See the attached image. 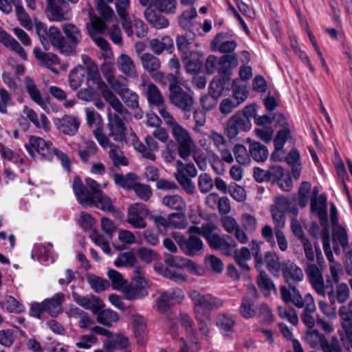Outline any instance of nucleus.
Listing matches in <instances>:
<instances>
[{
	"mask_svg": "<svg viewBox=\"0 0 352 352\" xmlns=\"http://www.w3.org/2000/svg\"><path fill=\"white\" fill-rule=\"evenodd\" d=\"M316 251L318 252L317 246L315 245ZM321 252L317 253V263L318 265L313 262L307 263L305 267V271L308 277V279L316 292V293L321 296H324L326 290H327V294L329 300L331 304L335 303L333 286L336 285L338 281V267L335 265H330V275L327 276L326 285L322 276V257L321 256Z\"/></svg>",
	"mask_w": 352,
	"mask_h": 352,
	"instance_id": "obj_1",
	"label": "nucleus"
},
{
	"mask_svg": "<svg viewBox=\"0 0 352 352\" xmlns=\"http://www.w3.org/2000/svg\"><path fill=\"white\" fill-rule=\"evenodd\" d=\"M188 296L192 302L195 314H209L212 310L219 309L224 305L221 298L198 290H190Z\"/></svg>",
	"mask_w": 352,
	"mask_h": 352,
	"instance_id": "obj_2",
	"label": "nucleus"
},
{
	"mask_svg": "<svg viewBox=\"0 0 352 352\" xmlns=\"http://www.w3.org/2000/svg\"><path fill=\"white\" fill-rule=\"evenodd\" d=\"M341 321L339 329L340 340L344 346L349 350L352 347V301L340 307L338 311Z\"/></svg>",
	"mask_w": 352,
	"mask_h": 352,
	"instance_id": "obj_3",
	"label": "nucleus"
},
{
	"mask_svg": "<svg viewBox=\"0 0 352 352\" xmlns=\"http://www.w3.org/2000/svg\"><path fill=\"white\" fill-rule=\"evenodd\" d=\"M170 130L173 138L178 144L179 155L183 160H186L191 155L194 146V141L190 133L180 124Z\"/></svg>",
	"mask_w": 352,
	"mask_h": 352,
	"instance_id": "obj_4",
	"label": "nucleus"
},
{
	"mask_svg": "<svg viewBox=\"0 0 352 352\" xmlns=\"http://www.w3.org/2000/svg\"><path fill=\"white\" fill-rule=\"evenodd\" d=\"M93 133L101 146L103 148H110L109 155L115 166L119 167L120 166L128 165V160L124 156L122 152L116 145L110 142L100 128H97L93 131Z\"/></svg>",
	"mask_w": 352,
	"mask_h": 352,
	"instance_id": "obj_5",
	"label": "nucleus"
},
{
	"mask_svg": "<svg viewBox=\"0 0 352 352\" xmlns=\"http://www.w3.org/2000/svg\"><path fill=\"white\" fill-rule=\"evenodd\" d=\"M250 129V120L241 111H238L228 120L225 131L228 139L232 140L240 133L248 131Z\"/></svg>",
	"mask_w": 352,
	"mask_h": 352,
	"instance_id": "obj_6",
	"label": "nucleus"
},
{
	"mask_svg": "<svg viewBox=\"0 0 352 352\" xmlns=\"http://www.w3.org/2000/svg\"><path fill=\"white\" fill-rule=\"evenodd\" d=\"M113 1V0H97L98 13L106 22H109L115 18L113 10L108 6L109 3ZM115 4L119 16H126V9H129L130 7L129 0H116Z\"/></svg>",
	"mask_w": 352,
	"mask_h": 352,
	"instance_id": "obj_7",
	"label": "nucleus"
},
{
	"mask_svg": "<svg viewBox=\"0 0 352 352\" xmlns=\"http://www.w3.org/2000/svg\"><path fill=\"white\" fill-rule=\"evenodd\" d=\"M46 12L52 21H67L71 16L69 6L65 0H47Z\"/></svg>",
	"mask_w": 352,
	"mask_h": 352,
	"instance_id": "obj_8",
	"label": "nucleus"
},
{
	"mask_svg": "<svg viewBox=\"0 0 352 352\" xmlns=\"http://www.w3.org/2000/svg\"><path fill=\"white\" fill-rule=\"evenodd\" d=\"M170 103L184 112L191 111L194 105L192 96L179 85L168 94Z\"/></svg>",
	"mask_w": 352,
	"mask_h": 352,
	"instance_id": "obj_9",
	"label": "nucleus"
},
{
	"mask_svg": "<svg viewBox=\"0 0 352 352\" xmlns=\"http://www.w3.org/2000/svg\"><path fill=\"white\" fill-rule=\"evenodd\" d=\"M29 154L34 157V151L37 152L44 160H51L52 159V143L46 142L43 138L31 136L28 143L25 145Z\"/></svg>",
	"mask_w": 352,
	"mask_h": 352,
	"instance_id": "obj_10",
	"label": "nucleus"
},
{
	"mask_svg": "<svg viewBox=\"0 0 352 352\" xmlns=\"http://www.w3.org/2000/svg\"><path fill=\"white\" fill-rule=\"evenodd\" d=\"M148 215V210L144 204L131 205L127 212L126 221L136 229H144L146 227V218Z\"/></svg>",
	"mask_w": 352,
	"mask_h": 352,
	"instance_id": "obj_11",
	"label": "nucleus"
},
{
	"mask_svg": "<svg viewBox=\"0 0 352 352\" xmlns=\"http://www.w3.org/2000/svg\"><path fill=\"white\" fill-rule=\"evenodd\" d=\"M289 207L290 202L287 197L278 196L274 199V204L270 207V212L275 226L285 227V214Z\"/></svg>",
	"mask_w": 352,
	"mask_h": 352,
	"instance_id": "obj_12",
	"label": "nucleus"
},
{
	"mask_svg": "<svg viewBox=\"0 0 352 352\" xmlns=\"http://www.w3.org/2000/svg\"><path fill=\"white\" fill-rule=\"evenodd\" d=\"M155 0H139L141 6L146 7L144 10L146 20L157 29L167 28L169 25L168 20L153 9Z\"/></svg>",
	"mask_w": 352,
	"mask_h": 352,
	"instance_id": "obj_13",
	"label": "nucleus"
},
{
	"mask_svg": "<svg viewBox=\"0 0 352 352\" xmlns=\"http://www.w3.org/2000/svg\"><path fill=\"white\" fill-rule=\"evenodd\" d=\"M82 62L85 65L84 68L87 74V80L88 82H92L100 91L101 94L109 89L108 86L102 80L99 69L96 64L87 55H82Z\"/></svg>",
	"mask_w": 352,
	"mask_h": 352,
	"instance_id": "obj_14",
	"label": "nucleus"
},
{
	"mask_svg": "<svg viewBox=\"0 0 352 352\" xmlns=\"http://www.w3.org/2000/svg\"><path fill=\"white\" fill-rule=\"evenodd\" d=\"M129 9H126V16H120L122 19V28L128 36L135 35L138 38L146 36L148 28L144 21L140 19L134 18L131 21L129 18Z\"/></svg>",
	"mask_w": 352,
	"mask_h": 352,
	"instance_id": "obj_15",
	"label": "nucleus"
},
{
	"mask_svg": "<svg viewBox=\"0 0 352 352\" xmlns=\"http://www.w3.org/2000/svg\"><path fill=\"white\" fill-rule=\"evenodd\" d=\"M184 297V292L179 288L166 291L157 299V309L160 312H164L170 307L180 303Z\"/></svg>",
	"mask_w": 352,
	"mask_h": 352,
	"instance_id": "obj_16",
	"label": "nucleus"
},
{
	"mask_svg": "<svg viewBox=\"0 0 352 352\" xmlns=\"http://www.w3.org/2000/svg\"><path fill=\"white\" fill-rule=\"evenodd\" d=\"M145 144L141 142L136 136L133 139L134 148L141 153L143 157L155 161L156 160L155 153L159 150L158 143L153 135H148L145 138Z\"/></svg>",
	"mask_w": 352,
	"mask_h": 352,
	"instance_id": "obj_17",
	"label": "nucleus"
},
{
	"mask_svg": "<svg viewBox=\"0 0 352 352\" xmlns=\"http://www.w3.org/2000/svg\"><path fill=\"white\" fill-rule=\"evenodd\" d=\"M208 138L219 152L221 160L228 164H232L234 162V157L223 135L214 130H212L208 135Z\"/></svg>",
	"mask_w": 352,
	"mask_h": 352,
	"instance_id": "obj_18",
	"label": "nucleus"
},
{
	"mask_svg": "<svg viewBox=\"0 0 352 352\" xmlns=\"http://www.w3.org/2000/svg\"><path fill=\"white\" fill-rule=\"evenodd\" d=\"M107 135L108 139L111 138L113 141L119 143L126 142V126L124 120L116 116H109L107 124Z\"/></svg>",
	"mask_w": 352,
	"mask_h": 352,
	"instance_id": "obj_19",
	"label": "nucleus"
},
{
	"mask_svg": "<svg viewBox=\"0 0 352 352\" xmlns=\"http://www.w3.org/2000/svg\"><path fill=\"white\" fill-rule=\"evenodd\" d=\"M279 291L280 298L285 304H292L297 308L303 307L305 296L302 297L300 291L292 283H289L288 286L280 285Z\"/></svg>",
	"mask_w": 352,
	"mask_h": 352,
	"instance_id": "obj_20",
	"label": "nucleus"
},
{
	"mask_svg": "<svg viewBox=\"0 0 352 352\" xmlns=\"http://www.w3.org/2000/svg\"><path fill=\"white\" fill-rule=\"evenodd\" d=\"M63 30L68 41L65 40V55L71 56L76 53L77 45L81 42L82 34L80 30L72 23H66Z\"/></svg>",
	"mask_w": 352,
	"mask_h": 352,
	"instance_id": "obj_21",
	"label": "nucleus"
},
{
	"mask_svg": "<svg viewBox=\"0 0 352 352\" xmlns=\"http://www.w3.org/2000/svg\"><path fill=\"white\" fill-rule=\"evenodd\" d=\"M104 21V20L103 19H102L98 16H94L91 19L92 29L91 30L89 28V24H87V29L91 38L94 41L96 44L101 50H108L109 49L108 42L96 32L102 33L107 28L106 23Z\"/></svg>",
	"mask_w": 352,
	"mask_h": 352,
	"instance_id": "obj_22",
	"label": "nucleus"
},
{
	"mask_svg": "<svg viewBox=\"0 0 352 352\" xmlns=\"http://www.w3.org/2000/svg\"><path fill=\"white\" fill-rule=\"evenodd\" d=\"M102 97L109 104L111 107L115 111L114 113H112L110 109H108L107 118L109 119V116L113 117L116 116L118 118L122 119V120H126V116L128 114V110L124 107L120 100L111 91L109 88L104 92L102 94Z\"/></svg>",
	"mask_w": 352,
	"mask_h": 352,
	"instance_id": "obj_23",
	"label": "nucleus"
},
{
	"mask_svg": "<svg viewBox=\"0 0 352 352\" xmlns=\"http://www.w3.org/2000/svg\"><path fill=\"white\" fill-rule=\"evenodd\" d=\"M73 300L84 309L91 310L93 314L97 313L99 309H103L104 304L99 298L89 295L83 296L76 292L72 294Z\"/></svg>",
	"mask_w": 352,
	"mask_h": 352,
	"instance_id": "obj_24",
	"label": "nucleus"
},
{
	"mask_svg": "<svg viewBox=\"0 0 352 352\" xmlns=\"http://www.w3.org/2000/svg\"><path fill=\"white\" fill-rule=\"evenodd\" d=\"M150 105L160 107L164 104V98L159 88L153 83L145 80L140 85Z\"/></svg>",
	"mask_w": 352,
	"mask_h": 352,
	"instance_id": "obj_25",
	"label": "nucleus"
},
{
	"mask_svg": "<svg viewBox=\"0 0 352 352\" xmlns=\"http://www.w3.org/2000/svg\"><path fill=\"white\" fill-rule=\"evenodd\" d=\"M72 186L77 199L80 204L83 206H91L94 204V197L93 194L79 178H74Z\"/></svg>",
	"mask_w": 352,
	"mask_h": 352,
	"instance_id": "obj_26",
	"label": "nucleus"
},
{
	"mask_svg": "<svg viewBox=\"0 0 352 352\" xmlns=\"http://www.w3.org/2000/svg\"><path fill=\"white\" fill-rule=\"evenodd\" d=\"M207 242L210 248L215 250H221L226 256H231L233 249L236 246L234 241L232 240L230 242H228L224 237L218 234H213Z\"/></svg>",
	"mask_w": 352,
	"mask_h": 352,
	"instance_id": "obj_27",
	"label": "nucleus"
},
{
	"mask_svg": "<svg viewBox=\"0 0 352 352\" xmlns=\"http://www.w3.org/2000/svg\"><path fill=\"white\" fill-rule=\"evenodd\" d=\"M311 210L318 213L322 229H329L326 197L323 195H320L318 197H313L311 200Z\"/></svg>",
	"mask_w": 352,
	"mask_h": 352,
	"instance_id": "obj_28",
	"label": "nucleus"
},
{
	"mask_svg": "<svg viewBox=\"0 0 352 352\" xmlns=\"http://www.w3.org/2000/svg\"><path fill=\"white\" fill-rule=\"evenodd\" d=\"M281 271L287 284L300 282L304 277L302 269L296 263L289 261L283 264Z\"/></svg>",
	"mask_w": 352,
	"mask_h": 352,
	"instance_id": "obj_29",
	"label": "nucleus"
},
{
	"mask_svg": "<svg viewBox=\"0 0 352 352\" xmlns=\"http://www.w3.org/2000/svg\"><path fill=\"white\" fill-rule=\"evenodd\" d=\"M65 300V295L63 293H57L52 298H47L43 301L45 311L51 316L56 317L63 311L62 304Z\"/></svg>",
	"mask_w": 352,
	"mask_h": 352,
	"instance_id": "obj_30",
	"label": "nucleus"
},
{
	"mask_svg": "<svg viewBox=\"0 0 352 352\" xmlns=\"http://www.w3.org/2000/svg\"><path fill=\"white\" fill-rule=\"evenodd\" d=\"M204 249L201 239L196 235H190L186 241L181 244V250L188 256H193L201 254Z\"/></svg>",
	"mask_w": 352,
	"mask_h": 352,
	"instance_id": "obj_31",
	"label": "nucleus"
},
{
	"mask_svg": "<svg viewBox=\"0 0 352 352\" xmlns=\"http://www.w3.org/2000/svg\"><path fill=\"white\" fill-rule=\"evenodd\" d=\"M195 34L192 32H187L185 34L177 37V48L184 56L189 54L190 52L197 47L198 43L195 41Z\"/></svg>",
	"mask_w": 352,
	"mask_h": 352,
	"instance_id": "obj_32",
	"label": "nucleus"
},
{
	"mask_svg": "<svg viewBox=\"0 0 352 352\" xmlns=\"http://www.w3.org/2000/svg\"><path fill=\"white\" fill-rule=\"evenodd\" d=\"M116 65L119 70L130 78H136L138 72L133 60L126 54H120L116 60Z\"/></svg>",
	"mask_w": 352,
	"mask_h": 352,
	"instance_id": "obj_33",
	"label": "nucleus"
},
{
	"mask_svg": "<svg viewBox=\"0 0 352 352\" xmlns=\"http://www.w3.org/2000/svg\"><path fill=\"white\" fill-rule=\"evenodd\" d=\"M147 282L142 281L140 284L131 283L123 289L124 297L127 300L140 299L147 296Z\"/></svg>",
	"mask_w": 352,
	"mask_h": 352,
	"instance_id": "obj_34",
	"label": "nucleus"
},
{
	"mask_svg": "<svg viewBox=\"0 0 352 352\" xmlns=\"http://www.w3.org/2000/svg\"><path fill=\"white\" fill-rule=\"evenodd\" d=\"M139 58L142 67L151 77L153 74H155L159 72V69L161 67V61L158 57L146 52L139 56Z\"/></svg>",
	"mask_w": 352,
	"mask_h": 352,
	"instance_id": "obj_35",
	"label": "nucleus"
},
{
	"mask_svg": "<svg viewBox=\"0 0 352 352\" xmlns=\"http://www.w3.org/2000/svg\"><path fill=\"white\" fill-rule=\"evenodd\" d=\"M304 311L301 315V318L305 324L312 328L314 326V319L311 316L316 311V305L312 296L309 294L305 295V304L303 305Z\"/></svg>",
	"mask_w": 352,
	"mask_h": 352,
	"instance_id": "obj_36",
	"label": "nucleus"
},
{
	"mask_svg": "<svg viewBox=\"0 0 352 352\" xmlns=\"http://www.w3.org/2000/svg\"><path fill=\"white\" fill-rule=\"evenodd\" d=\"M0 40L7 47L19 54L24 60L28 59L27 54L20 43L14 38L11 37L6 31L0 27Z\"/></svg>",
	"mask_w": 352,
	"mask_h": 352,
	"instance_id": "obj_37",
	"label": "nucleus"
},
{
	"mask_svg": "<svg viewBox=\"0 0 352 352\" xmlns=\"http://www.w3.org/2000/svg\"><path fill=\"white\" fill-rule=\"evenodd\" d=\"M162 204L171 209L179 212L186 210V204L184 199L178 194H168L162 197Z\"/></svg>",
	"mask_w": 352,
	"mask_h": 352,
	"instance_id": "obj_38",
	"label": "nucleus"
},
{
	"mask_svg": "<svg viewBox=\"0 0 352 352\" xmlns=\"http://www.w3.org/2000/svg\"><path fill=\"white\" fill-rule=\"evenodd\" d=\"M56 47L60 53L65 55V38L63 36L60 30L55 27L51 26L48 30V41Z\"/></svg>",
	"mask_w": 352,
	"mask_h": 352,
	"instance_id": "obj_39",
	"label": "nucleus"
},
{
	"mask_svg": "<svg viewBox=\"0 0 352 352\" xmlns=\"http://www.w3.org/2000/svg\"><path fill=\"white\" fill-rule=\"evenodd\" d=\"M93 205H95L97 208L103 211L109 212L114 214L116 217L120 214L119 210L113 205L111 198L102 192L98 194L94 197V203Z\"/></svg>",
	"mask_w": 352,
	"mask_h": 352,
	"instance_id": "obj_40",
	"label": "nucleus"
},
{
	"mask_svg": "<svg viewBox=\"0 0 352 352\" xmlns=\"http://www.w3.org/2000/svg\"><path fill=\"white\" fill-rule=\"evenodd\" d=\"M129 345V339L120 334L113 336L104 342V348L108 352H114L116 350L126 349Z\"/></svg>",
	"mask_w": 352,
	"mask_h": 352,
	"instance_id": "obj_41",
	"label": "nucleus"
},
{
	"mask_svg": "<svg viewBox=\"0 0 352 352\" xmlns=\"http://www.w3.org/2000/svg\"><path fill=\"white\" fill-rule=\"evenodd\" d=\"M152 78L161 85H168L169 92L179 85V78L171 73L165 74L159 71L155 74H153Z\"/></svg>",
	"mask_w": 352,
	"mask_h": 352,
	"instance_id": "obj_42",
	"label": "nucleus"
},
{
	"mask_svg": "<svg viewBox=\"0 0 352 352\" xmlns=\"http://www.w3.org/2000/svg\"><path fill=\"white\" fill-rule=\"evenodd\" d=\"M25 85L30 98L43 109H45L47 107L46 102L42 98L41 93L34 81L31 78L26 76L25 78Z\"/></svg>",
	"mask_w": 352,
	"mask_h": 352,
	"instance_id": "obj_43",
	"label": "nucleus"
},
{
	"mask_svg": "<svg viewBox=\"0 0 352 352\" xmlns=\"http://www.w3.org/2000/svg\"><path fill=\"white\" fill-rule=\"evenodd\" d=\"M263 264L265 263L268 271L272 274H278L282 270L283 264L280 261L278 255L274 252L268 251L265 253Z\"/></svg>",
	"mask_w": 352,
	"mask_h": 352,
	"instance_id": "obj_44",
	"label": "nucleus"
},
{
	"mask_svg": "<svg viewBox=\"0 0 352 352\" xmlns=\"http://www.w3.org/2000/svg\"><path fill=\"white\" fill-rule=\"evenodd\" d=\"M79 126L80 121L77 118L65 116L60 120L59 129L64 134L74 135L77 133Z\"/></svg>",
	"mask_w": 352,
	"mask_h": 352,
	"instance_id": "obj_45",
	"label": "nucleus"
},
{
	"mask_svg": "<svg viewBox=\"0 0 352 352\" xmlns=\"http://www.w3.org/2000/svg\"><path fill=\"white\" fill-rule=\"evenodd\" d=\"M184 59L186 60V67L189 72H195L198 71L202 63L203 54L194 49L189 54L184 56Z\"/></svg>",
	"mask_w": 352,
	"mask_h": 352,
	"instance_id": "obj_46",
	"label": "nucleus"
},
{
	"mask_svg": "<svg viewBox=\"0 0 352 352\" xmlns=\"http://www.w3.org/2000/svg\"><path fill=\"white\" fill-rule=\"evenodd\" d=\"M94 314L97 316L98 322L109 327L112 326L113 322H116L119 320L117 312L109 309H99L97 313H94Z\"/></svg>",
	"mask_w": 352,
	"mask_h": 352,
	"instance_id": "obj_47",
	"label": "nucleus"
},
{
	"mask_svg": "<svg viewBox=\"0 0 352 352\" xmlns=\"http://www.w3.org/2000/svg\"><path fill=\"white\" fill-rule=\"evenodd\" d=\"M251 157L258 162H265L269 155L267 147L258 142H251L249 146Z\"/></svg>",
	"mask_w": 352,
	"mask_h": 352,
	"instance_id": "obj_48",
	"label": "nucleus"
},
{
	"mask_svg": "<svg viewBox=\"0 0 352 352\" xmlns=\"http://www.w3.org/2000/svg\"><path fill=\"white\" fill-rule=\"evenodd\" d=\"M33 52L36 58L47 67L60 63L59 58L54 53L44 52L38 47L34 48Z\"/></svg>",
	"mask_w": 352,
	"mask_h": 352,
	"instance_id": "obj_49",
	"label": "nucleus"
},
{
	"mask_svg": "<svg viewBox=\"0 0 352 352\" xmlns=\"http://www.w3.org/2000/svg\"><path fill=\"white\" fill-rule=\"evenodd\" d=\"M332 238L335 243H339L345 252L349 248L348 236L346 230L340 225L332 226Z\"/></svg>",
	"mask_w": 352,
	"mask_h": 352,
	"instance_id": "obj_50",
	"label": "nucleus"
},
{
	"mask_svg": "<svg viewBox=\"0 0 352 352\" xmlns=\"http://www.w3.org/2000/svg\"><path fill=\"white\" fill-rule=\"evenodd\" d=\"M232 94L234 100L240 104L244 102L248 96V91L245 82L239 78L232 81Z\"/></svg>",
	"mask_w": 352,
	"mask_h": 352,
	"instance_id": "obj_51",
	"label": "nucleus"
},
{
	"mask_svg": "<svg viewBox=\"0 0 352 352\" xmlns=\"http://www.w3.org/2000/svg\"><path fill=\"white\" fill-rule=\"evenodd\" d=\"M137 179L138 177L133 173H128L126 175L120 173L113 175V181L116 184L126 190H131Z\"/></svg>",
	"mask_w": 352,
	"mask_h": 352,
	"instance_id": "obj_52",
	"label": "nucleus"
},
{
	"mask_svg": "<svg viewBox=\"0 0 352 352\" xmlns=\"http://www.w3.org/2000/svg\"><path fill=\"white\" fill-rule=\"evenodd\" d=\"M23 113L36 128L40 129L43 127L45 131H48L50 129V122L45 114L42 113L41 115L40 122L36 113L32 109L26 107L23 110Z\"/></svg>",
	"mask_w": 352,
	"mask_h": 352,
	"instance_id": "obj_53",
	"label": "nucleus"
},
{
	"mask_svg": "<svg viewBox=\"0 0 352 352\" xmlns=\"http://www.w3.org/2000/svg\"><path fill=\"white\" fill-rule=\"evenodd\" d=\"M85 74L83 66L78 65L70 71L69 75V87L73 89H77L82 83Z\"/></svg>",
	"mask_w": 352,
	"mask_h": 352,
	"instance_id": "obj_54",
	"label": "nucleus"
},
{
	"mask_svg": "<svg viewBox=\"0 0 352 352\" xmlns=\"http://www.w3.org/2000/svg\"><path fill=\"white\" fill-rule=\"evenodd\" d=\"M219 67L218 72L226 76L229 74V70L238 65V60L234 55L226 54L222 56L219 60Z\"/></svg>",
	"mask_w": 352,
	"mask_h": 352,
	"instance_id": "obj_55",
	"label": "nucleus"
},
{
	"mask_svg": "<svg viewBox=\"0 0 352 352\" xmlns=\"http://www.w3.org/2000/svg\"><path fill=\"white\" fill-rule=\"evenodd\" d=\"M232 152L234 155V159L239 164L243 166H248L250 164L251 162V155L244 145L236 144L233 147Z\"/></svg>",
	"mask_w": 352,
	"mask_h": 352,
	"instance_id": "obj_56",
	"label": "nucleus"
},
{
	"mask_svg": "<svg viewBox=\"0 0 352 352\" xmlns=\"http://www.w3.org/2000/svg\"><path fill=\"white\" fill-rule=\"evenodd\" d=\"M256 282L260 289L263 291V294L266 296L270 295L271 290L276 292L275 285L264 271L260 272L256 278Z\"/></svg>",
	"mask_w": 352,
	"mask_h": 352,
	"instance_id": "obj_57",
	"label": "nucleus"
},
{
	"mask_svg": "<svg viewBox=\"0 0 352 352\" xmlns=\"http://www.w3.org/2000/svg\"><path fill=\"white\" fill-rule=\"evenodd\" d=\"M236 323L232 315L219 314L217 317L216 324L217 327L224 332H229Z\"/></svg>",
	"mask_w": 352,
	"mask_h": 352,
	"instance_id": "obj_58",
	"label": "nucleus"
},
{
	"mask_svg": "<svg viewBox=\"0 0 352 352\" xmlns=\"http://www.w3.org/2000/svg\"><path fill=\"white\" fill-rule=\"evenodd\" d=\"M195 319L197 322L199 331L201 334L208 338L211 326V319L210 314H195Z\"/></svg>",
	"mask_w": 352,
	"mask_h": 352,
	"instance_id": "obj_59",
	"label": "nucleus"
},
{
	"mask_svg": "<svg viewBox=\"0 0 352 352\" xmlns=\"http://www.w3.org/2000/svg\"><path fill=\"white\" fill-rule=\"evenodd\" d=\"M226 34L223 33H219L212 41L214 45H218V50L221 53L232 52L236 47V43L234 41H227L221 42L225 38Z\"/></svg>",
	"mask_w": 352,
	"mask_h": 352,
	"instance_id": "obj_60",
	"label": "nucleus"
},
{
	"mask_svg": "<svg viewBox=\"0 0 352 352\" xmlns=\"http://www.w3.org/2000/svg\"><path fill=\"white\" fill-rule=\"evenodd\" d=\"M16 15L21 26L28 30L32 29L33 24L29 14L25 12L22 2L14 6Z\"/></svg>",
	"mask_w": 352,
	"mask_h": 352,
	"instance_id": "obj_61",
	"label": "nucleus"
},
{
	"mask_svg": "<svg viewBox=\"0 0 352 352\" xmlns=\"http://www.w3.org/2000/svg\"><path fill=\"white\" fill-rule=\"evenodd\" d=\"M176 0H155L154 8L157 9V12L160 14L162 12L165 14H174L177 8Z\"/></svg>",
	"mask_w": 352,
	"mask_h": 352,
	"instance_id": "obj_62",
	"label": "nucleus"
},
{
	"mask_svg": "<svg viewBox=\"0 0 352 352\" xmlns=\"http://www.w3.org/2000/svg\"><path fill=\"white\" fill-rule=\"evenodd\" d=\"M179 320L182 326L189 335L190 341L195 344H197L198 339L197 338V333L192 327L193 321L190 316L186 314H181Z\"/></svg>",
	"mask_w": 352,
	"mask_h": 352,
	"instance_id": "obj_63",
	"label": "nucleus"
},
{
	"mask_svg": "<svg viewBox=\"0 0 352 352\" xmlns=\"http://www.w3.org/2000/svg\"><path fill=\"white\" fill-rule=\"evenodd\" d=\"M87 280L90 287L96 292H101L109 287L108 280H104L102 278L92 274H89L86 276Z\"/></svg>",
	"mask_w": 352,
	"mask_h": 352,
	"instance_id": "obj_64",
	"label": "nucleus"
}]
</instances>
